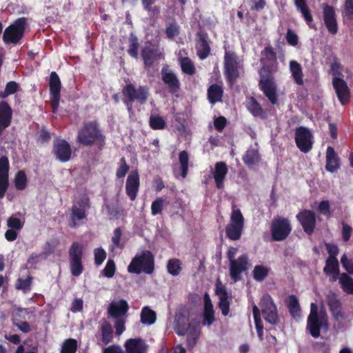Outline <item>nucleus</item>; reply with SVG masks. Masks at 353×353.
Returning a JSON list of instances; mask_svg holds the SVG:
<instances>
[{
    "label": "nucleus",
    "instance_id": "60",
    "mask_svg": "<svg viewBox=\"0 0 353 353\" xmlns=\"http://www.w3.org/2000/svg\"><path fill=\"white\" fill-rule=\"evenodd\" d=\"M319 212L327 218L331 216L330 204L328 200L321 201L318 206Z\"/></svg>",
    "mask_w": 353,
    "mask_h": 353
},
{
    "label": "nucleus",
    "instance_id": "58",
    "mask_svg": "<svg viewBox=\"0 0 353 353\" xmlns=\"http://www.w3.org/2000/svg\"><path fill=\"white\" fill-rule=\"evenodd\" d=\"M179 34V28L176 23H170L165 29V34L167 38L170 40L174 39Z\"/></svg>",
    "mask_w": 353,
    "mask_h": 353
},
{
    "label": "nucleus",
    "instance_id": "63",
    "mask_svg": "<svg viewBox=\"0 0 353 353\" xmlns=\"http://www.w3.org/2000/svg\"><path fill=\"white\" fill-rule=\"evenodd\" d=\"M345 17L353 21V0H345L344 3Z\"/></svg>",
    "mask_w": 353,
    "mask_h": 353
},
{
    "label": "nucleus",
    "instance_id": "44",
    "mask_svg": "<svg viewBox=\"0 0 353 353\" xmlns=\"http://www.w3.org/2000/svg\"><path fill=\"white\" fill-rule=\"evenodd\" d=\"M103 206L107 211L110 220L119 219L123 211V210L119 207L117 205L109 203L107 202L104 203Z\"/></svg>",
    "mask_w": 353,
    "mask_h": 353
},
{
    "label": "nucleus",
    "instance_id": "20",
    "mask_svg": "<svg viewBox=\"0 0 353 353\" xmlns=\"http://www.w3.org/2000/svg\"><path fill=\"white\" fill-rule=\"evenodd\" d=\"M202 325L203 326H211L216 321L215 310L211 299L208 292L203 296V310L201 314Z\"/></svg>",
    "mask_w": 353,
    "mask_h": 353
},
{
    "label": "nucleus",
    "instance_id": "59",
    "mask_svg": "<svg viewBox=\"0 0 353 353\" xmlns=\"http://www.w3.org/2000/svg\"><path fill=\"white\" fill-rule=\"evenodd\" d=\"M326 250L329 254L327 259H337V255L339 252V249L337 245L326 243L325 244Z\"/></svg>",
    "mask_w": 353,
    "mask_h": 353
},
{
    "label": "nucleus",
    "instance_id": "56",
    "mask_svg": "<svg viewBox=\"0 0 353 353\" xmlns=\"http://www.w3.org/2000/svg\"><path fill=\"white\" fill-rule=\"evenodd\" d=\"M116 271V265L112 259H109L102 270V274L104 276L112 278L114 276Z\"/></svg>",
    "mask_w": 353,
    "mask_h": 353
},
{
    "label": "nucleus",
    "instance_id": "52",
    "mask_svg": "<svg viewBox=\"0 0 353 353\" xmlns=\"http://www.w3.org/2000/svg\"><path fill=\"white\" fill-rule=\"evenodd\" d=\"M14 185L17 190H23L27 186V177L23 170H19L15 175L14 179Z\"/></svg>",
    "mask_w": 353,
    "mask_h": 353
},
{
    "label": "nucleus",
    "instance_id": "29",
    "mask_svg": "<svg viewBox=\"0 0 353 353\" xmlns=\"http://www.w3.org/2000/svg\"><path fill=\"white\" fill-rule=\"evenodd\" d=\"M228 172V167L225 162L219 161L216 163L214 166V171L213 172V178L215 181L216 186L218 189L221 190L223 188V182Z\"/></svg>",
    "mask_w": 353,
    "mask_h": 353
},
{
    "label": "nucleus",
    "instance_id": "23",
    "mask_svg": "<svg viewBox=\"0 0 353 353\" xmlns=\"http://www.w3.org/2000/svg\"><path fill=\"white\" fill-rule=\"evenodd\" d=\"M126 353H148L149 345L141 338L127 339L123 345Z\"/></svg>",
    "mask_w": 353,
    "mask_h": 353
},
{
    "label": "nucleus",
    "instance_id": "5",
    "mask_svg": "<svg viewBox=\"0 0 353 353\" xmlns=\"http://www.w3.org/2000/svg\"><path fill=\"white\" fill-rule=\"evenodd\" d=\"M270 68H261L259 70V88L264 95L274 105L278 101L276 85Z\"/></svg>",
    "mask_w": 353,
    "mask_h": 353
},
{
    "label": "nucleus",
    "instance_id": "45",
    "mask_svg": "<svg viewBox=\"0 0 353 353\" xmlns=\"http://www.w3.org/2000/svg\"><path fill=\"white\" fill-rule=\"evenodd\" d=\"M270 269L263 265H257L252 271L253 279L259 282L263 281L269 274Z\"/></svg>",
    "mask_w": 353,
    "mask_h": 353
},
{
    "label": "nucleus",
    "instance_id": "3",
    "mask_svg": "<svg viewBox=\"0 0 353 353\" xmlns=\"http://www.w3.org/2000/svg\"><path fill=\"white\" fill-rule=\"evenodd\" d=\"M154 271V257L150 250H144L137 254L128 266V272L140 274L145 272L152 274Z\"/></svg>",
    "mask_w": 353,
    "mask_h": 353
},
{
    "label": "nucleus",
    "instance_id": "37",
    "mask_svg": "<svg viewBox=\"0 0 353 353\" xmlns=\"http://www.w3.org/2000/svg\"><path fill=\"white\" fill-rule=\"evenodd\" d=\"M242 59L232 49L225 47L224 66H240Z\"/></svg>",
    "mask_w": 353,
    "mask_h": 353
},
{
    "label": "nucleus",
    "instance_id": "15",
    "mask_svg": "<svg viewBox=\"0 0 353 353\" xmlns=\"http://www.w3.org/2000/svg\"><path fill=\"white\" fill-rule=\"evenodd\" d=\"M296 219L303 228V231L308 235H312L316 225L315 212L311 210H303L296 216Z\"/></svg>",
    "mask_w": 353,
    "mask_h": 353
},
{
    "label": "nucleus",
    "instance_id": "49",
    "mask_svg": "<svg viewBox=\"0 0 353 353\" xmlns=\"http://www.w3.org/2000/svg\"><path fill=\"white\" fill-rule=\"evenodd\" d=\"M150 127L154 130H163L166 127L165 121L159 115L152 114L149 119Z\"/></svg>",
    "mask_w": 353,
    "mask_h": 353
},
{
    "label": "nucleus",
    "instance_id": "47",
    "mask_svg": "<svg viewBox=\"0 0 353 353\" xmlns=\"http://www.w3.org/2000/svg\"><path fill=\"white\" fill-rule=\"evenodd\" d=\"M179 159L181 165V176L185 178L188 172L189 155L186 150L181 151L179 154Z\"/></svg>",
    "mask_w": 353,
    "mask_h": 353
},
{
    "label": "nucleus",
    "instance_id": "2",
    "mask_svg": "<svg viewBox=\"0 0 353 353\" xmlns=\"http://www.w3.org/2000/svg\"><path fill=\"white\" fill-rule=\"evenodd\" d=\"M28 19L21 17L16 19L6 28L2 40L6 45L17 46L21 43L28 28Z\"/></svg>",
    "mask_w": 353,
    "mask_h": 353
},
{
    "label": "nucleus",
    "instance_id": "40",
    "mask_svg": "<svg viewBox=\"0 0 353 353\" xmlns=\"http://www.w3.org/2000/svg\"><path fill=\"white\" fill-rule=\"evenodd\" d=\"M86 210L79 208L76 205H72L71 208V216L70 221V226L75 228L77 225V221H81L86 218Z\"/></svg>",
    "mask_w": 353,
    "mask_h": 353
},
{
    "label": "nucleus",
    "instance_id": "38",
    "mask_svg": "<svg viewBox=\"0 0 353 353\" xmlns=\"http://www.w3.org/2000/svg\"><path fill=\"white\" fill-rule=\"evenodd\" d=\"M294 6L296 10L302 14L306 23L310 26V23L313 21V17L306 3V0H294Z\"/></svg>",
    "mask_w": 353,
    "mask_h": 353
},
{
    "label": "nucleus",
    "instance_id": "16",
    "mask_svg": "<svg viewBox=\"0 0 353 353\" xmlns=\"http://www.w3.org/2000/svg\"><path fill=\"white\" fill-rule=\"evenodd\" d=\"M321 7L324 25L330 34L335 35L339 30L335 9L327 3H323Z\"/></svg>",
    "mask_w": 353,
    "mask_h": 353
},
{
    "label": "nucleus",
    "instance_id": "21",
    "mask_svg": "<svg viewBox=\"0 0 353 353\" xmlns=\"http://www.w3.org/2000/svg\"><path fill=\"white\" fill-rule=\"evenodd\" d=\"M204 30H201L196 33V50L200 59H205L210 53L208 37Z\"/></svg>",
    "mask_w": 353,
    "mask_h": 353
},
{
    "label": "nucleus",
    "instance_id": "54",
    "mask_svg": "<svg viewBox=\"0 0 353 353\" xmlns=\"http://www.w3.org/2000/svg\"><path fill=\"white\" fill-rule=\"evenodd\" d=\"M165 199L163 197H158L155 199L151 205V214L153 216L161 214Z\"/></svg>",
    "mask_w": 353,
    "mask_h": 353
},
{
    "label": "nucleus",
    "instance_id": "61",
    "mask_svg": "<svg viewBox=\"0 0 353 353\" xmlns=\"http://www.w3.org/2000/svg\"><path fill=\"white\" fill-rule=\"evenodd\" d=\"M341 263L344 269L350 274H353V257L348 259L345 254L341 258Z\"/></svg>",
    "mask_w": 353,
    "mask_h": 353
},
{
    "label": "nucleus",
    "instance_id": "28",
    "mask_svg": "<svg viewBox=\"0 0 353 353\" xmlns=\"http://www.w3.org/2000/svg\"><path fill=\"white\" fill-rule=\"evenodd\" d=\"M325 160V169L327 172L333 173L339 169L340 159L334 148L331 146L327 148Z\"/></svg>",
    "mask_w": 353,
    "mask_h": 353
},
{
    "label": "nucleus",
    "instance_id": "39",
    "mask_svg": "<svg viewBox=\"0 0 353 353\" xmlns=\"http://www.w3.org/2000/svg\"><path fill=\"white\" fill-rule=\"evenodd\" d=\"M141 323L143 325H153L157 320V314L149 306H145L141 312Z\"/></svg>",
    "mask_w": 353,
    "mask_h": 353
},
{
    "label": "nucleus",
    "instance_id": "43",
    "mask_svg": "<svg viewBox=\"0 0 353 353\" xmlns=\"http://www.w3.org/2000/svg\"><path fill=\"white\" fill-rule=\"evenodd\" d=\"M286 304L290 314L293 317L299 316V314L301 311V307L299 303V300L295 295H290L287 299Z\"/></svg>",
    "mask_w": 353,
    "mask_h": 353
},
{
    "label": "nucleus",
    "instance_id": "41",
    "mask_svg": "<svg viewBox=\"0 0 353 353\" xmlns=\"http://www.w3.org/2000/svg\"><path fill=\"white\" fill-rule=\"evenodd\" d=\"M101 341L103 343L107 345L112 342L113 339V332L111 324L107 321H104L101 326Z\"/></svg>",
    "mask_w": 353,
    "mask_h": 353
},
{
    "label": "nucleus",
    "instance_id": "26",
    "mask_svg": "<svg viewBox=\"0 0 353 353\" xmlns=\"http://www.w3.org/2000/svg\"><path fill=\"white\" fill-rule=\"evenodd\" d=\"M188 317L184 311H179L176 313L174 319V330L179 336H185L189 331Z\"/></svg>",
    "mask_w": 353,
    "mask_h": 353
},
{
    "label": "nucleus",
    "instance_id": "55",
    "mask_svg": "<svg viewBox=\"0 0 353 353\" xmlns=\"http://www.w3.org/2000/svg\"><path fill=\"white\" fill-rule=\"evenodd\" d=\"M119 166L117 170L116 176L118 179L123 178L130 170V166L127 164L124 157L120 159Z\"/></svg>",
    "mask_w": 353,
    "mask_h": 353
},
{
    "label": "nucleus",
    "instance_id": "53",
    "mask_svg": "<svg viewBox=\"0 0 353 353\" xmlns=\"http://www.w3.org/2000/svg\"><path fill=\"white\" fill-rule=\"evenodd\" d=\"M32 282V277L31 276H28L26 279L19 278L17 281L15 288L17 290L26 292L30 290Z\"/></svg>",
    "mask_w": 353,
    "mask_h": 353
},
{
    "label": "nucleus",
    "instance_id": "11",
    "mask_svg": "<svg viewBox=\"0 0 353 353\" xmlns=\"http://www.w3.org/2000/svg\"><path fill=\"white\" fill-rule=\"evenodd\" d=\"M141 57L145 66L158 64L165 59L163 49L150 41L142 48Z\"/></svg>",
    "mask_w": 353,
    "mask_h": 353
},
{
    "label": "nucleus",
    "instance_id": "57",
    "mask_svg": "<svg viewBox=\"0 0 353 353\" xmlns=\"http://www.w3.org/2000/svg\"><path fill=\"white\" fill-rule=\"evenodd\" d=\"M228 81L232 85L239 75L238 68H225Z\"/></svg>",
    "mask_w": 353,
    "mask_h": 353
},
{
    "label": "nucleus",
    "instance_id": "1",
    "mask_svg": "<svg viewBox=\"0 0 353 353\" xmlns=\"http://www.w3.org/2000/svg\"><path fill=\"white\" fill-rule=\"evenodd\" d=\"M77 140L83 146L97 145L101 150L105 144V136L100 129V125L97 121L83 123L79 130Z\"/></svg>",
    "mask_w": 353,
    "mask_h": 353
},
{
    "label": "nucleus",
    "instance_id": "42",
    "mask_svg": "<svg viewBox=\"0 0 353 353\" xmlns=\"http://www.w3.org/2000/svg\"><path fill=\"white\" fill-rule=\"evenodd\" d=\"M339 280L343 292L348 294H353V279L346 273H342Z\"/></svg>",
    "mask_w": 353,
    "mask_h": 353
},
{
    "label": "nucleus",
    "instance_id": "27",
    "mask_svg": "<svg viewBox=\"0 0 353 353\" xmlns=\"http://www.w3.org/2000/svg\"><path fill=\"white\" fill-rule=\"evenodd\" d=\"M12 109L6 101L0 102V135L12 121Z\"/></svg>",
    "mask_w": 353,
    "mask_h": 353
},
{
    "label": "nucleus",
    "instance_id": "4",
    "mask_svg": "<svg viewBox=\"0 0 353 353\" xmlns=\"http://www.w3.org/2000/svg\"><path fill=\"white\" fill-rule=\"evenodd\" d=\"M122 95L123 102L126 105L128 112H132L133 102L137 101L140 104H144L148 99L149 91L145 86L140 85L136 88L132 83H129L123 88Z\"/></svg>",
    "mask_w": 353,
    "mask_h": 353
},
{
    "label": "nucleus",
    "instance_id": "30",
    "mask_svg": "<svg viewBox=\"0 0 353 353\" xmlns=\"http://www.w3.org/2000/svg\"><path fill=\"white\" fill-rule=\"evenodd\" d=\"M129 310L126 301L121 299L119 301H113L108 307V314L113 318H121L125 315Z\"/></svg>",
    "mask_w": 353,
    "mask_h": 353
},
{
    "label": "nucleus",
    "instance_id": "14",
    "mask_svg": "<svg viewBox=\"0 0 353 353\" xmlns=\"http://www.w3.org/2000/svg\"><path fill=\"white\" fill-rule=\"evenodd\" d=\"M50 99L52 112L56 114L58 111L61 99V83L59 77L55 72H52L49 79Z\"/></svg>",
    "mask_w": 353,
    "mask_h": 353
},
{
    "label": "nucleus",
    "instance_id": "48",
    "mask_svg": "<svg viewBox=\"0 0 353 353\" xmlns=\"http://www.w3.org/2000/svg\"><path fill=\"white\" fill-rule=\"evenodd\" d=\"M129 42L130 45L128 49V54L132 58L138 59V49L139 46V43L137 37L133 34H131L129 37Z\"/></svg>",
    "mask_w": 353,
    "mask_h": 353
},
{
    "label": "nucleus",
    "instance_id": "36",
    "mask_svg": "<svg viewBox=\"0 0 353 353\" xmlns=\"http://www.w3.org/2000/svg\"><path fill=\"white\" fill-rule=\"evenodd\" d=\"M323 272L326 275H332V281H335L341 275L338 259H326Z\"/></svg>",
    "mask_w": 353,
    "mask_h": 353
},
{
    "label": "nucleus",
    "instance_id": "8",
    "mask_svg": "<svg viewBox=\"0 0 353 353\" xmlns=\"http://www.w3.org/2000/svg\"><path fill=\"white\" fill-rule=\"evenodd\" d=\"M83 254L82 245L78 242H73L69 248L68 256L70 272L74 276L77 277L83 272Z\"/></svg>",
    "mask_w": 353,
    "mask_h": 353
},
{
    "label": "nucleus",
    "instance_id": "64",
    "mask_svg": "<svg viewBox=\"0 0 353 353\" xmlns=\"http://www.w3.org/2000/svg\"><path fill=\"white\" fill-rule=\"evenodd\" d=\"M292 72V75L295 83L299 85L303 84V72L302 68H290Z\"/></svg>",
    "mask_w": 353,
    "mask_h": 353
},
{
    "label": "nucleus",
    "instance_id": "19",
    "mask_svg": "<svg viewBox=\"0 0 353 353\" xmlns=\"http://www.w3.org/2000/svg\"><path fill=\"white\" fill-rule=\"evenodd\" d=\"M10 163L7 156L0 157V199H3L9 186Z\"/></svg>",
    "mask_w": 353,
    "mask_h": 353
},
{
    "label": "nucleus",
    "instance_id": "62",
    "mask_svg": "<svg viewBox=\"0 0 353 353\" xmlns=\"http://www.w3.org/2000/svg\"><path fill=\"white\" fill-rule=\"evenodd\" d=\"M94 263L97 265H100L103 263L106 258V252L105 251L101 248H97L94 250Z\"/></svg>",
    "mask_w": 353,
    "mask_h": 353
},
{
    "label": "nucleus",
    "instance_id": "50",
    "mask_svg": "<svg viewBox=\"0 0 353 353\" xmlns=\"http://www.w3.org/2000/svg\"><path fill=\"white\" fill-rule=\"evenodd\" d=\"M157 0H141L143 8L148 12L150 17H157L160 13V8L159 6H153L152 5Z\"/></svg>",
    "mask_w": 353,
    "mask_h": 353
},
{
    "label": "nucleus",
    "instance_id": "12",
    "mask_svg": "<svg viewBox=\"0 0 353 353\" xmlns=\"http://www.w3.org/2000/svg\"><path fill=\"white\" fill-rule=\"evenodd\" d=\"M259 305L264 319L271 325L276 324L279 320L277 308L271 296L268 294L263 295Z\"/></svg>",
    "mask_w": 353,
    "mask_h": 353
},
{
    "label": "nucleus",
    "instance_id": "18",
    "mask_svg": "<svg viewBox=\"0 0 353 353\" xmlns=\"http://www.w3.org/2000/svg\"><path fill=\"white\" fill-rule=\"evenodd\" d=\"M249 259L246 254L230 262V276L234 281L241 279V274L248 270Z\"/></svg>",
    "mask_w": 353,
    "mask_h": 353
},
{
    "label": "nucleus",
    "instance_id": "34",
    "mask_svg": "<svg viewBox=\"0 0 353 353\" xmlns=\"http://www.w3.org/2000/svg\"><path fill=\"white\" fill-rule=\"evenodd\" d=\"M262 66H274L276 61V54L271 46H265L261 53Z\"/></svg>",
    "mask_w": 353,
    "mask_h": 353
},
{
    "label": "nucleus",
    "instance_id": "22",
    "mask_svg": "<svg viewBox=\"0 0 353 353\" xmlns=\"http://www.w3.org/2000/svg\"><path fill=\"white\" fill-rule=\"evenodd\" d=\"M140 179L137 170L132 171L127 177L125 192L131 201H134L139 190Z\"/></svg>",
    "mask_w": 353,
    "mask_h": 353
},
{
    "label": "nucleus",
    "instance_id": "6",
    "mask_svg": "<svg viewBox=\"0 0 353 353\" xmlns=\"http://www.w3.org/2000/svg\"><path fill=\"white\" fill-rule=\"evenodd\" d=\"M244 223V217L241 210L232 204L230 223L225 226L226 236L231 241L239 240L243 234Z\"/></svg>",
    "mask_w": 353,
    "mask_h": 353
},
{
    "label": "nucleus",
    "instance_id": "25",
    "mask_svg": "<svg viewBox=\"0 0 353 353\" xmlns=\"http://www.w3.org/2000/svg\"><path fill=\"white\" fill-rule=\"evenodd\" d=\"M201 323L196 319L189 323V331L187 335V346L192 350L194 347L201 335Z\"/></svg>",
    "mask_w": 353,
    "mask_h": 353
},
{
    "label": "nucleus",
    "instance_id": "51",
    "mask_svg": "<svg viewBox=\"0 0 353 353\" xmlns=\"http://www.w3.org/2000/svg\"><path fill=\"white\" fill-rule=\"evenodd\" d=\"M77 341L74 339H68L62 344L60 353H76L77 350Z\"/></svg>",
    "mask_w": 353,
    "mask_h": 353
},
{
    "label": "nucleus",
    "instance_id": "17",
    "mask_svg": "<svg viewBox=\"0 0 353 353\" xmlns=\"http://www.w3.org/2000/svg\"><path fill=\"white\" fill-rule=\"evenodd\" d=\"M52 152L55 158L62 163L68 162L72 157L71 146L65 139H57L54 140Z\"/></svg>",
    "mask_w": 353,
    "mask_h": 353
},
{
    "label": "nucleus",
    "instance_id": "33",
    "mask_svg": "<svg viewBox=\"0 0 353 353\" xmlns=\"http://www.w3.org/2000/svg\"><path fill=\"white\" fill-rule=\"evenodd\" d=\"M245 105L248 110L254 117H258L263 119L266 118L265 112L263 110L261 105L254 97H250L247 99Z\"/></svg>",
    "mask_w": 353,
    "mask_h": 353
},
{
    "label": "nucleus",
    "instance_id": "32",
    "mask_svg": "<svg viewBox=\"0 0 353 353\" xmlns=\"http://www.w3.org/2000/svg\"><path fill=\"white\" fill-rule=\"evenodd\" d=\"M242 159L245 165L250 168L259 163L261 158L259 150L251 147L246 150Z\"/></svg>",
    "mask_w": 353,
    "mask_h": 353
},
{
    "label": "nucleus",
    "instance_id": "46",
    "mask_svg": "<svg viewBox=\"0 0 353 353\" xmlns=\"http://www.w3.org/2000/svg\"><path fill=\"white\" fill-rule=\"evenodd\" d=\"M167 270L172 276L179 275L182 270L181 261L177 259H170L167 263Z\"/></svg>",
    "mask_w": 353,
    "mask_h": 353
},
{
    "label": "nucleus",
    "instance_id": "7",
    "mask_svg": "<svg viewBox=\"0 0 353 353\" xmlns=\"http://www.w3.org/2000/svg\"><path fill=\"white\" fill-rule=\"evenodd\" d=\"M340 68H330L329 74L332 76V86L339 102L342 105H345L350 101V90L346 81L343 79V75L339 71Z\"/></svg>",
    "mask_w": 353,
    "mask_h": 353
},
{
    "label": "nucleus",
    "instance_id": "24",
    "mask_svg": "<svg viewBox=\"0 0 353 353\" xmlns=\"http://www.w3.org/2000/svg\"><path fill=\"white\" fill-rule=\"evenodd\" d=\"M161 79L172 94L178 93L180 90V82L176 75L169 71L168 68H163L161 70Z\"/></svg>",
    "mask_w": 353,
    "mask_h": 353
},
{
    "label": "nucleus",
    "instance_id": "10",
    "mask_svg": "<svg viewBox=\"0 0 353 353\" xmlns=\"http://www.w3.org/2000/svg\"><path fill=\"white\" fill-rule=\"evenodd\" d=\"M292 232V226L287 218L275 217L270 224L272 239L274 241L285 240Z\"/></svg>",
    "mask_w": 353,
    "mask_h": 353
},
{
    "label": "nucleus",
    "instance_id": "13",
    "mask_svg": "<svg viewBox=\"0 0 353 353\" xmlns=\"http://www.w3.org/2000/svg\"><path fill=\"white\" fill-rule=\"evenodd\" d=\"M313 136L310 130L303 126L296 128L294 140L297 148L304 153L309 152L313 145Z\"/></svg>",
    "mask_w": 353,
    "mask_h": 353
},
{
    "label": "nucleus",
    "instance_id": "9",
    "mask_svg": "<svg viewBox=\"0 0 353 353\" xmlns=\"http://www.w3.org/2000/svg\"><path fill=\"white\" fill-rule=\"evenodd\" d=\"M323 326H327V318L319 314L316 305L312 303L307 319V330L312 337L316 339L320 336L321 328Z\"/></svg>",
    "mask_w": 353,
    "mask_h": 353
},
{
    "label": "nucleus",
    "instance_id": "35",
    "mask_svg": "<svg viewBox=\"0 0 353 353\" xmlns=\"http://www.w3.org/2000/svg\"><path fill=\"white\" fill-rule=\"evenodd\" d=\"M223 95V89L217 83L211 85L208 89V99L211 104L221 102Z\"/></svg>",
    "mask_w": 353,
    "mask_h": 353
},
{
    "label": "nucleus",
    "instance_id": "31",
    "mask_svg": "<svg viewBox=\"0 0 353 353\" xmlns=\"http://www.w3.org/2000/svg\"><path fill=\"white\" fill-rule=\"evenodd\" d=\"M327 303L334 319L339 320L343 316L341 303L335 293L330 292L327 294Z\"/></svg>",
    "mask_w": 353,
    "mask_h": 353
}]
</instances>
